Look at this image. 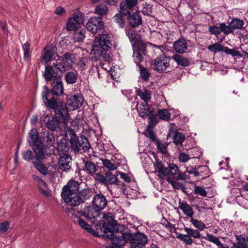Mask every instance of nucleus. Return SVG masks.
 <instances>
[{
    "instance_id": "nucleus-3",
    "label": "nucleus",
    "mask_w": 248,
    "mask_h": 248,
    "mask_svg": "<svg viewBox=\"0 0 248 248\" xmlns=\"http://www.w3.org/2000/svg\"><path fill=\"white\" fill-rule=\"evenodd\" d=\"M112 46L110 37L108 34H102L95 38L94 44L92 48V53L96 57L107 61L109 58L108 49Z\"/></svg>"
},
{
    "instance_id": "nucleus-56",
    "label": "nucleus",
    "mask_w": 248,
    "mask_h": 248,
    "mask_svg": "<svg viewBox=\"0 0 248 248\" xmlns=\"http://www.w3.org/2000/svg\"><path fill=\"white\" fill-rule=\"evenodd\" d=\"M219 29L220 31L224 32L226 34H228L232 31V29L231 26H227L223 23L220 24Z\"/></svg>"
},
{
    "instance_id": "nucleus-24",
    "label": "nucleus",
    "mask_w": 248,
    "mask_h": 248,
    "mask_svg": "<svg viewBox=\"0 0 248 248\" xmlns=\"http://www.w3.org/2000/svg\"><path fill=\"white\" fill-rule=\"evenodd\" d=\"M100 212L93 206L86 207L81 212V215L89 220L97 218Z\"/></svg>"
},
{
    "instance_id": "nucleus-36",
    "label": "nucleus",
    "mask_w": 248,
    "mask_h": 248,
    "mask_svg": "<svg viewBox=\"0 0 248 248\" xmlns=\"http://www.w3.org/2000/svg\"><path fill=\"white\" fill-rule=\"evenodd\" d=\"M108 12V6L104 4L101 3L97 5L94 9V14L99 16V17H102L107 15Z\"/></svg>"
},
{
    "instance_id": "nucleus-9",
    "label": "nucleus",
    "mask_w": 248,
    "mask_h": 248,
    "mask_svg": "<svg viewBox=\"0 0 248 248\" xmlns=\"http://www.w3.org/2000/svg\"><path fill=\"white\" fill-rule=\"evenodd\" d=\"M44 90L42 93V95L43 102L46 107L54 109L55 113L56 111L60 109L62 107H65L66 108L64 105H61L60 106H58L56 100L54 98L50 97V92L49 88L46 86H44Z\"/></svg>"
},
{
    "instance_id": "nucleus-23",
    "label": "nucleus",
    "mask_w": 248,
    "mask_h": 248,
    "mask_svg": "<svg viewBox=\"0 0 248 248\" xmlns=\"http://www.w3.org/2000/svg\"><path fill=\"white\" fill-rule=\"evenodd\" d=\"M138 105H137L136 108L140 116L143 118L149 116V118L151 119V121L153 122L154 121L153 120L152 116H151L152 109L147 104V103L143 102L140 105V108L138 107Z\"/></svg>"
},
{
    "instance_id": "nucleus-6",
    "label": "nucleus",
    "mask_w": 248,
    "mask_h": 248,
    "mask_svg": "<svg viewBox=\"0 0 248 248\" xmlns=\"http://www.w3.org/2000/svg\"><path fill=\"white\" fill-rule=\"evenodd\" d=\"M72 149L75 152H89L90 145L87 139L84 136L78 137L75 134L71 136L70 141Z\"/></svg>"
},
{
    "instance_id": "nucleus-53",
    "label": "nucleus",
    "mask_w": 248,
    "mask_h": 248,
    "mask_svg": "<svg viewBox=\"0 0 248 248\" xmlns=\"http://www.w3.org/2000/svg\"><path fill=\"white\" fill-rule=\"evenodd\" d=\"M168 144L162 141H158L157 142V148L158 151L163 154L167 152Z\"/></svg>"
},
{
    "instance_id": "nucleus-40",
    "label": "nucleus",
    "mask_w": 248,
    "mask_h": 248,
    "mask_svg": "<svg viewBox=\"0 0 248 248\" xmlns=\"http://www.w3.org/2000/svg\"><path fill=\"white\" fill-rule=\"evenodd\" d=\"M74 35L73 36V39L76 42H82L85 37V29H80L74 31Z\"/></svg>"
},
{
    "instance_id": "nucleus-20",
    "label": "nucleus",
    "mask_w": 248,
    "mask_h": 248,
    "mask_svg": "<svg viewBox=\"0 0 248 248\" xmlns=\"http://www.w3.org/2000/svg\"><path fill=\"white\" fill-rule=\"evenodd\" d=\"M127 20L132 28H137L142 23V19L140 12L138 11L133 14H128Z\"/></svg>"
},
{
    "instance_id": "nucleus-18",
    "label": "nucleus",
    "mask_w": 248,
    "mask_h": 248,
    "mask_svg": "<svg viewBox=\"0 0 248 248\" xmlns=\"http://www.w3.org/2000/svg\"><path fill=\"white\" fill-rule=\"evenodd\" d=\"M170 58L164 55L157 57L155 60V69L158 71L165 70L169 66Z\"/></svg>"
},
{
    "instance_id": "nucleus-54",
    "label": "nucleus",
    "mask_w": 248,
    "mask_h": 248,
    "mask_svg": "<svg viewBox=\"0 0 248 248\" xmlns=\"http://www.w3.org/2000/svg\"><path fill=\"white\" fill-rule=\"evenodd\" d=\"M23 158L26 161H30L32 160L34 156L33 153L30 150H27L22 153Z\"/></svg>"
},
{
    "instance_id": "nucleus-45",
    "label": "nucleus",
    "mask_w": 248,
    "mask_h": 248,
    "mask_svg": "<svg viewBox=\"0 0 248 248\" xmlns=\"http://www.w3.org/2000/svg\"><path fill=\"white\" fill-rule=\"evenodd\" d=\"M202 155L201 152H198L196 155L190 157L189 155L184 153H181L179 155V159L181 162H186L191 158H199Z\"/></svg>"
},
{
    "instance_id": "nucleus-5",
    "label": "nucleus",
    "mask_w": 248,
    "mask_h": 248,
    "mask_svg": "<svg viewBox=\"0 0 248 248\" xmlns=\"http://www.w3.org/2000/svg\"><path fill=\"white\" fill-rule=\"evenodd\" d=\"M79 186V182L72 179L63 187L62 197L66 204V207L70 205L71 201L77 195Z\"/></svg>"
},
{
    "instance_id": "nucleus-26",
    "label": "nucleus",
    "mask_w": 248,
    "mask_h": 248,
    "mask_svg": "<svg viewBox=\"0 0 248 248\" xmlns=\"http://www.w3.org/2000/svg\"><path fill=\"white\" fill-rule=\"evenodd\" d=\"M125 32L132 46H135L137 45L140 39V35L131 28L125 29Z\"/></svg>"
},
{
    "instance_id": "nucleus-1",
    "label": "nucleus",
    "mask_w": 248,
    "mask_h": 248,
    "mask_svg": "<svg viewBox=\"0 0 248 248\" xmlns=\"http://www.w3.org/2000/svg\"><path fill=\"white\" fill-rule=\"evenodd\" d=\"M61 62L58 61L51 65H46V76L47 78H49L50 75H55V76L62 75L63 72L66 70L71 68L75 62V57L74 54L65 53L62 56Z\"/></svg>"
},
{
    "instance_id": "nucleus-50",
    "label": "nucleus",
    "mask_w": 248,
    "mask_h": 248,
    "mask_svg": "<svg viewBox=\"0 0 248 248\" xmlns=\"http://www.w3.org/2000/svg\"><path fill=\"white\" fill-rule=\"evenodd\" d=\"M157 115L160 119L163 120L168 121L170 119V114L167 109H159L157 111Z\"/></svg>"
},
{
    "instance_id": "nucleus-31",
    "label": "nucleus",
    "mask_w": 248,
    "mask_h": 248,
    "mask_svg": "<svg viewBox=\"0 0 248 248\" xmlns=\"http://www.w3.org/2000/svg\"><path fill=\"white\" fill-rule=\"evenodd\" d=\"M155 170L157 171L158 173V175L159 177L164 178L165 176H167V167H165L160 161L156 160L155 164Z\"/></svg>"
},
{
    "instance_id": "nucleus-34",
    "label": "nucleus",
    "mask_w": 248,
    "mask_h": 248,
    "mask_svg": "<svg viewBox=\"0 0 248 248\" xmlns=\"http://www.w3.org/2000/svg\"><path fill=\"white\" fill-rule=\"evenodd\" d=\"M172 59H173L178 65L183 67L187 66L189 64V62L187 59L179 54H173L172 56Z\"/></svg>"
},
{
    "instance_id": "nucleus-21",
    "label": "nucleus",
    "mask_w": 248,
    "mask_h": 248,
    "mask_svg": "<svg viewBox=\"0 0 248 248\" xmlns=\"http://www.w3.org/2000/svg\"><path fill=\"white\" fill-rule=\"evenodd\" d=\"M92 204L100 212L107 206V201L106 197L102 194H96L93 198Z\"/></svg>"
},
{
    "instance_id": "nucleus-32",
    "label": "nucleus",
    "mask_w": 248,
    "mask_h": 248,
    "mask_svg": "<svg viewBox=\"0 0 248 248\" xmlns=\"http://www.w3.org/2000/svg\"><path fill=\"white\" fill-rule=\"evenodd\" d=\"M167 175L170 174L176 179H178V178L180 177L181 171L176 165L173 163L169 165L167 167Z\"/></svg>"
},
{
    "instance_id": "nucleus-49",
    "label": "nucleus",
    "mask_w": 248,
    "mask_h": 248,
    "mask_svg": "<svg viewBox=\"0 0 248 248\" xmlns=\"http://www.w3.org/2000/svg\"><path fill=\"white\" fill-rule=\"evenodd\" d=\"M35 148H34V152L36 155V159H42L45 156V150L43 148H41L39 144H37V146H35Z\"/></svg>"
},
{
    "instance_id": "nucleus-62",
    "label": "nucleus",
    "mask_w": 248,
    "mask_h": 248,
    "mask_svg": "<svg viewBox=\"0 0 248 248\" xmlns=\"http://www.w3.org/2000/svg\"><path fill=\"white\" fill-rule=\"evenodd\" d=\"M145 135L149 138L152 140H154L155 139V135L153 130L148 129L145 132Z\"/></svg>"
},
{
    "instance_id": "nucleus-47",
    "label": "nucleus",
    "mask_w": 248,
    "mask_h": 248,
    "mask_svg": "<svg viewBox=\"0 0 248 248\" xmlns=\"http://www.w3.org/2000/svg\"><path fill=\"white\" fill-rule=\"evenodd\" d=\"M30 45L29 43L26 42L23 44L22 48L24 51L23 59L24 61H28L29 58L31 56V52L30 51Z\"/></svg>"
},
{
    "instance_id": "nucleus-46",
    "label": "nucleus",
    "mask_w": 248,
    "mask_h": 248,
    "mask_svg": "<svg viewBox=\"0 0 248 248\" xmlns=\"http://www.w3.org/2000/svg\"><path fill=\"white\" fill-rule=\"evenodd\" d=\"M173 140L176 145H181L185 140V136L180 132H176L173 136Z\"/></svg>"
},
{
    "instance_id": "nucleus-7",
    "label": "nucleus",
    "mask_w": 248,
    "mask_h": 248,
    "mask_svg": "<svg viewBox=\"0 0 248 248\" xmlns=\"http://www.w3.org/2000/svg\"><path fill=\"white\" fill-rule=\"evenodd\" d=\"M184 231L186 234H180L178 236V238L184 242L186 245H190L193 243V240L192 238L194 239H200L202 237V234L197 230L185 227Z\"/></svg>"
},
{
    "instance_id": "nucleus-43",
    "label": "nucleus",
    "mask_w": 248,
    "mask_h": 248,
    "mask_svg": "<svg viewBox=\"0 0 248 248\" xmlns=\"http://www.w3.org/2000/svg\"><path fill=\"white\" fill-rule=\"evenodd\" d=\"M75 221L78 223V224L82 227L83 229L88 231L89 232L92 233L93 232V229L90 227V225L87 224L83 219L79 217H74Z\"/></svg>"
},
{
    "instance_id": "nucleus-19",
    "label": "nucleus",
    "mask_w": 248,
    "mask_h": 248,
    "mask_svg": "<svg viewBox=\"0 0 248 248\" xmlns=\"http://www.w3.org/2000/svg\"><path fill=\"white\" fill-rule=\"evenodd\" d=\"M83 101V98L80 95L76 94L70 96L67 100L66 104L69 108L75 110L81 106Z\"/></svg>"
},
{
    "instance_id": "nucleus-61",
    "label": "nucleus",
    "mask_w": 248,
    "mask_h": 248,
    "mask_svg": "<svg viewBox=\"0 0 248 248\" xmlns=\"http://www.w3.org/2000/svg\"><path fill=\"white\" fill-rule=\"evenodd\" d=\"M168 181L171 184L174 188L179 189L181 187H183V185L181 183L177 182L173 180H170L169 179H168Z\"/></svg>"
},
{
    "instance_id": "nucleus-15",
    "label": "nucleus",
    "mask_w": 248,
    "mask_h": 248,
    "mask_svg": "<svg viewBox=\"0 0 248 248\" xmlns=\"http://www.w3.org/2000/svg\"><path fill=\"white\" fill-rule=\"evenodd\" d=\"M106 221L103 224V228L106 232H117L119 228L117 221L114 220L110 214H108L105 216Z\"/></svg>"
},
{
    "instance_id": "nucleus-59",
    "label": "nucleus",
    "mask_w": 248,
    "mask_h": 248,
    "mask_svg": "<svg viewBox=\"0 0 248 248\" xmlns=\"http://www.w3.org/2000/svg\"><path fill=\"white\" fill-rule=\"evenodd\" d=\"M117 173L120 175L121 178L124 180L125 182L128 183L131 182V179L128 174L121 171H118Z\"/></svg>"
},
{
    "instance_id": "nucleus-25",
    "label": "nucleus",
    "mask_w": 248,
    "mask_h": 248,
    "mask_svg": "<svg viewBox=\"0 0 248 248\" xmlns=\"http://www.w3.org/2000/svg\"><path fill=\"white\" fill-rule=\"evenodd\" d=\"M173 47L175 51L178 53H184L187 49V43L184 38H180L173 43Z\"/></svg>"
},
{
    "instance_id": "nucleus-51",
    "label": "nucleus",
    "mask_w": 248,
    "mask_h": 248,
    "mask_svg": "<svg viewBox=\"0 0 248 248\" xmlns=\"http://www.w3.org/2000/svg\"><path fill=\"white\" fill-rule=\"evenodd\" d=\"M190 222L193 225V226L198 228L199 230H203L206 228V225L200 220L193 218H191Z\"/></svg>"
},
{
    "instance_id": "nucleus-22",
    "label": "nucleus",
    "mask_w": 248,
    "mask_h": 248,
    "mask_svg": "<svg viewBox=\"0 0 248 248\" xmlns=\"http://www.w3.org/2000/svg\"><path fill=\"white\" fill-rule=\"evenodd\" d=\"M138 0H125L123 1L120 5V13L124 16H127L129 11L132 9L137 3Z\"/></svg>"
},
{
    "instance_id": "nucleus-44",
    "label": "nucleus",
    "mask_w": 248,
    "mask_h": 248,
    "mask_svg": "<svg viewBox=\"0 0 248 248\" xmlns=\"http://www.w3.org/2000/svg\"><path fill=\"white\" fill-rule=\"evenodd\" d=\"M103 166L108 170H116L118 168V165L116 163H112L110 160L108 159H101Z\"/></svg>"
},
{
    "instance_id": "nucleus-37",
    "label": "nucleus",
    "mask_w": 248,
    "mask_h": 248,
    "mask_svg": "<svg viewBox=\"0 0 248 248\" xmlns=\"http://www.w3.org/2000/svg\"><path fill=\"white\" fill-rule=\"evenodd\" d=\"M136 93L144 101L148 103L151 99V93L150 91L146 89H138L136 90Z\"/></svg>"
},
{
    "instance_id": "nucleus-58",
    "label": "nucleus",
    "mask_w": 248,
    "mask_h": 248,
    "mask_svg": "<svg viewBox=\"0 0 248 248\" xmlns=\"http://www.w3.org/2000/svg\"><path fill=\"white\" fill-rule=\"evenodd\" d=\"M39 190L46 197H49L51 195V191L48 189L47 185L40 188Z\"/></svg>"
},
{
    "instance_id": "nucleus-63",
    "label": "nucleus",
    "mask_w": 248,
    "mask_h": 248,
    "mask_svg": "<svg viewBox=\"0 0 248 248\" xmlns=\"http://www.w3.org/2000/svg\"><path fill=\"white\" fill-rule=\"evenodd\" d=\"M87 62L88 61L87 59L84 58L81 59L78 62V65L82 70H84L86 68Z\"/></svg>"
},
{
    "instance_id": "nucleus-10",
    "label": "nucleus",
    "mask_w": 248,
    "mask_h": 248,
    "mask_svg": "<svg viewBox=\"0 0 248 248\" xmlns=\"http://www.w3.org/2000/svg\"><path fill=\"white\" fill-rule=\"evenodd\" d=\"M94 178L99 183L106 186L113 184L119 185L120 182L118 181L116 176L110 172H106L105 175L100 173H95Z\"/></svg>"
},
{
    "instance_id": "nucleus-29",
    "label": "nucleus",
    "mask_w": 248,
    "mask_h": 248,
    "mask_svg": "<svg viewBox=\"0 0 248 248\" xmlns=\"http://www.w3.org/2000/svg\"><path fill=\"white\" fill-rule=\"evenodd\" d=\"M179 207L185 215L192 218L194 215V211L192 207L186 202H179Z\"/></svg>"
},
{
    "instance_id": "nucleus-33",
    "label": "nucleus",
    "mask_w": 248,
    "mask_h": 248,
    "mask_svg": "<svg viewBox=\"0 0 248 248\" xmlns=\"http://www.w3.org/2000/svg\"><path fill=\"white\" fill-rule=\"evenodd\" d=\"M224 52L227 54L231 55L232 57H243L240 52L234 49H230L226 47L222 46L221 45L218 44V52Z\"/></svg>"
},
{
    "instance_id": "nucleus-28",
    "label": "nucleus",
    "mask_w": 248,
    "mask_h": 248,
    "mask_svg": "<svg viewBox=\"0 0 248 248\" xmlns=\"http://www.w3.org/2000/svg\"><path fill=\"white\" fill-rule=\"evenodd\" d=\"M38 134L35 128L32 129L29 133L28 141L29 144L32 147L37 146L39 143Z\"/></svg>"
},
{
    "instance_id": "nucleus-55",
    "label": "nucleus",
    "mask_w": 248,
    "mask_h": 248,
    "mask_svg": "<svg viewBox=\"0 0 248 248\" xmlns=\"http://www.w3.org/2000/svg\"><path fill=\"white\" fill-rule=\"evenodd\" d=\"M194 193L200 195L202 196H206L207 192L204 188L200 186H195L194 188Z\"/></svg>"
},
{
    "instance_id": "nucleus-17",
    "label": "nucleus",
    "mask_w": 248,
    "mask_h": 248,
    "mask_svg": "<svg viewBox=\"0 0 248 248\" xmlns=\"http://www.w3.org/2000/svg\"><path fill=\"white\" fill-rule=\"evenodd\" d=\"M63 136L57 141V149L59 155L67 154L66 153L69 149L68 138L66 133L62 134Z\"/></svg>"
},
{
    "instance_id": "nucleus-4",
    "label": "nucleus",
    "mask_w": 248,
    "mask_h": 248,
    "mask_svg": "<svg viewBox=\"0 0 248 248\" xmlns=\"http://www.w3.org/2000/svg\"><path fill=\"white\" fill-rule=\"evenodd\" d=\"M93 193V190L89 188H86L82 189L76 196L74 197L73 200L71 201V204L69 207H65L64 211L69 216L71 217L73 215V206H77L85 201L89 199L92 196Z\"/></svg>"
},
{
    "instance_id": "nucleus-38",
    "label": "nucleus",
    "mask_w": 248,
    "mask_h": 248,
    "mask_svg": "<svg viewBox=\"0 0 248 248\" xmlns=\"http://www.w3.org/2000/svg\"><path fill=\"white\" fill-rule=\"evenodd\" d=\"M35 168L43 175H46L47 173V169L41 160L39 159H36L35 161H32Z\"/></svg>"
},
{
    "instance_id": "nucleus-52",
    "label": "nucleus",
    "mask_w": 248,
    "mask_h": 248,
    "mask_svg": "<svg viewBox=\"0 0 248 248\" xmlns=\"http://www.w3.org/2000/svg\"><path fill=\"white\" fill-rule=\"evenodd\" d=\"M114 22L117 23L119 26L123 28L124 26V21L123 18V16L120 14H116L113 17Z\"/></svg>"
},
{
    "instance_id": "nucleus-16",
    "label": "nucleus",
    "mask_w": 248,
    "mask_h": 248,
    "mask_svg": "<svg viewBox=\"0 0 248 248\" xmlns=\"http://www.w3.org/2000/svg\"><path fill=\"white\" fill-rule=\"evenodd\" d=\"M59 155L58 165L60 170L66 172L69 171L71 169V157L67 154Z\"/></svg>"
},
{
    "instance_id": "nucleus-39",
    "label": "nucleus",
    "mask_w": 248,
    "mask_h": 248,
    "mask_svg": "<svg viewBox=\"0 0 248 248\" xmlns=\"http://www.w3.org/2000/svg\"><path fill=\"white\" fill-rule=\"evenodd\" d=\"M137 66L139 68L140 71V77L143 81H147L151 76V74L148 70L140 65V64L137 63Z\"/></svg>"
},
{
    "instance_id": "nucleus-30",
    "label": "nucleus",
    "mask_w": 248,
    "mask_h": 248,
    "mask_svg": "<svg viewBox=\"0 0 248 248\" xmlns=\"http://www.w3.org/2000/svg\"><path fill=\"white\" fill-rule=\"evenodd\" d=\"M237 242L233 244L232 248H248V236L237 237Z\"/></svg>"
},
{
    "instance_id": "nucleus-13",
    "label": "nucleus",
    "mask_w": 248,
    "mask_h": 248,
    "mask_svg": "<svg viewBox=\"0 0 248 248\" xmlns=\"http://www.w3.org/2000/svg\"><path fill=\"white\" fill-rule=\"evenodd\" d=\"M56 50L57 48L54 45H46L42 51L40 62L43 64H46L50 62L55 54Z\"/></svg>"
},
{
    "instance_id": "nucleus-41",
    "label": "nucleus",
    "mask_w": 248,
    "mask_h": 248,
    "mask_svg": "<svg viewBox=\"0 0 248 248\" xmlns=\"http://www.w3.org/2000/svg\"><path fill=\"white\" fill-rule=\"evenodd\" d=\"M65 79L68 84L75 83L78 78V73L76 71H70L67 72L65 75Z\"/></svg>"
},
{
    "instance_id": "nucleus-14",
    "label": "nucleus",
    "mask_w": 248,
    "mask_h": 248,
    "mask_svg": "<svg viewBox=\"0 0 248 248\" xmlns=\"http://www.w3.org/2000/svg\"><path fill=\"white\" fill-rule=\"evenodd\" d=\"M103 27V22L101 17H91L86 24V28L92 33H95Z\"/></svg>"
},
{
    "instance_id": "nucleus-57",
    "label": "nucleus",
    "mask_w": 248,
    "mask_h": 248,
    "mask_svg": "<svg viewBox=\"0 0 248 248\" xmlns=\"http://www.w3.org/2000/svg\"><path fill=\"white\" fill-rule=\"evenodd\" d=\"M9 227V223L8 221H4L0 223V232H6Z\"/></svg>"
},
{
    "instance_id": "nucleus-27",
    "label": "nucleus",
    "mask_w": 248,
    "mask_h": 248,
    "mask_svg": "<svg viewBox=\"0 0 248 248\" xmlns=\"http://www.w3.org/2000/svg\"><path fill=\"white\" fill-rule=\"evenodd\" d=\"M43 141L46 144V146L51 147L55 142V138L53 132L49 130H45L41 135Z\"/></svg>"
},
{
    "instance_id": "nucleus-48",
    "label": "nucleus",
    "mask_w": 248,
    "mask_h": 248,
    "mask_svg": "<svg viewBox=\"0 0 248 248\" xmlns=\"http://www.w3.org/2000/svg\"><path fill=\"white\" fill-rule=\"evenodd\" d=\"M243 21L237 18L234 19L230 23V26L233 29H240L243 27Z\"/></svg>"
},
{
    "instance_id": "nucleus-64",
    "label": "nucleus",
    "mask_w": 248,
    "mask_h": 248,
    "mask_svg": "<svg viewBox=\"0 0 248 248\" xmlns=\"http://www.w3.org/2000/svg\"><path fill=\"white\" fill-rule=\"evenodd\" d=\"M114 238L113 237V242L112 244L110 246H108L107 247V248H122L121 245V241H122V239H119L118 240V241H119V244H115V240L114 239Z\"/></svg>"
},
{
    "instance_id": "nucleus-11",
    "label": "nucleus",
    "mask_w": 248,
    "mask_h": 248,
    "mask_svg": "<svg viewBox=\"0 0 248 248\" xmlns=\"http://www.w3.org/2000/svg\"><path fill=\"white\" fill-rule=\"evenodd\" d=\"M84 16L80 12H77L73 14L72 17L68 19L66 27L68 31H76L79 25L83 22Z\"/></svg>"
},
{
    "instance_id": "nucleus-8",
    "label": "nucleus",
    "mask_w": 248,
    "mask_h": 248,
    "mask_svg": "<svg viewBox=\"0 0 248 248\" xmlns=\"http://www.w3.org/2000/svg\"><path fill=\"white\" fill-rule=\"evenodd\" d=\"M55 75H50L49 78H47L46 76V69L43 74V76L46 81L49 82L52 80L54 82V84L51 88L52 93L54 95L59 96L62 95L63 93V87L62 82L61 80V77L62 75H58L55 76Z\"/></svg>"
},
{
    "instance_id": "nucleus-2",
    "label": "nucleus",
    "mask_w": 248,
    "mask_h": 248,
    "mask_svg": "<svg viewBox=\"0 0 248 248\" xmlns=\"http://www.w3.org/2000/svg\"><path fill=\"white\" fill-rule=\"evenodd\" d=\"M56 118L48 119L46 123L48 128L53 131H60L61 134L67 133L66 123L69 121V116L67 108L62 107L56 111Z\"/></svg>"
},
{
    "instance_id": "nucleus-60",
    "label": "nucleus",
    "mask_w": 248,
    "mask_h": 248,
    "mask_svg": "<svg viewBox=\"0 0 248 248\" xmlns=\"http://www.w3.org/2000/svg\"><path fill=\"white\" fill-rule=\"evenodd\" d=\"M133 56L136 57V59L138 60V62H136V63L137 64V63L140 64V63L141 61L142 58V56L139 51L135 50L134 48H133Z\"/></svg>"
},
{
    "instance_id": "nucleus-42",
    "label": "nucleus",
    "mask_w": 248,
    "mask_h": 248,
    "mask_svg": "<svg viewBox=\"0 0 248 248\" xmlns=\"http://www.w3.org/2000/svg\"><path fill=\"white\" fill-rule=\"evenodd\" d=\"M85 169H84L88 174L93 175L96 171V167L95 164L91 161H84Z\"/></svg>"
},
{
    "instance_id": "nucleus-12",
    "label": "nucleus",
    "mask_w": 248,
    "mask_h": 248,
    "mask_svg": "<svg viewBox=\"0 0 248 248\" xmlns=\"http://www.w3.org/2000/svg\"><path fill=\"white\" fill-rule=\"evenodd\" d=\"M148 239L143 233L138 232L133 234L130 240L131 248H145Z\"/></svg>"
},
{
    "instance_id": "nucleus-35",
    "label": "nucleus",
    "mask_w": 248,
    "mask_h": 248,
    "mask_svg": "<svg viewBox=\"0 0 248 248\" xmlns=\"http://www.w3.org/2000/svg\"><path fill=\"white\" fill-rule=\"evenodd\" d=\"M209 170L207 166H198L197 167L196 177L200 176L204 179L209 176Z\"/></svg>"
}]
</instances>
